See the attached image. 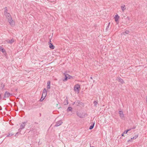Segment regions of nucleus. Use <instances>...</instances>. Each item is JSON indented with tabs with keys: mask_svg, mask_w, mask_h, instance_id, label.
I'll list each match as a JSON object with an SVG mask.
<instances>
[{
	"mask_svg": "<svg viewBox=\"0 0 147 147\" xmlns=\"http://www.w3.org/2000/svg\"><path fill=\"white\" fill-rule=\"evenodd\" d=\"M127 18H128V19H129V17H127Z\"/></svg>",
	"mask_w": 147,
	"mask_h": 147,
	"instance_id": "38",
	"label": "nucleus"
},
{
	"mask_svg": "<svg viewBox=\"0 0 147 147\" xmlns=\"http://www.w3.org/2000/svg\"><path fill=\"white\" fill-rule=\"evenodd\" d=\"M4 15L6 17V18L8 19V20L12 17L10 13H4Z\"/></svg>",
	"mask_w": 147,
	"mask_h": 147,
	"instance_id": "8",
	"label": "nucleus"
},
{
	"mask_svg": "<svg viewBox=\"0 0 147 147\" xmlns=\"http://www.w3.org/2000/svg\"><path fill=\"white\" fill-rule=\"evenodd\" d=\"M51 40H50V42H51ZM49 48L52 49H54L55 48V46L54 45H53V44L52 43H51V42H50L49 43Z\"/></svg>",
	"mask_w": 147,
	"mask_h": 147,
	"instance_id": "12",
	"label": "nucleus"
},
{
	"mask_svg": "<svg viewBox=\"0 0 147 147\" xmlns=\"http://www.w3.org/2000/svg\"><path fill=\"white\" fill-rule=\"evenodd\" d=\"M63 74L65 75V78L63 79V82H65L67 81L68 79V74H67L65 73H63Z\"/></svg>",
	"mask_w": 147,
	"mask_h": 147,
	"instance_id": "7",
	"label": "nucleus"
},
{
	"mask_svg": "<svg viewBox=\"0 0 147 147\" xmlns=\"http://www.w3.org/2000/svg\"><path fill=\"white\" fill-rule=\"evenodd\" d=\"M27 123V122H23L21 125L20 126V127L22 129H23L24 128L25 126V123Z\"/></svg>",
	"mask_w": 147,
	"mask_h": 147,
	"instance_id": "11",
	"label": "nucleus"
},
{
	"mask_svg": "<svg viewBox=\"0 0 147 147\" xmlns=\"http://www.w3.org/2000/svg\"><path fill=\"white\" fill-rule=\"evenodd\" d=\"M110 24V23H109L108 25L107 26V28H109V24Z\"/></svg>",
	"mask_w": 147,
	"mask_h": 147,
	"instance_id": "31",
	"label": "nucleus"
},
{
	"mask_svg": "<svg viewBox=\"0 0 147 147\" xmlns=\"http://www.w3.org/2000/svg\"><path fill=\"white\" fill-rule=\"evenodd\" d=\"M14 135V134L12 133H8L7 135L6 136L7 137H10L12 136L13 135Z\"/></svg>",
	"mask_w": 147,
	"mask_h": 147,
	"instance_id": "17",
	"label": "nucleus"
},
{
	"mask_svg": "<svg viewBox=\"0 0 147 147\" xmlns=\"http://www.w3.org/2000/svg\"><path fill=\"white\" fill-rule=\"evenodd\" d=\"M91 78V79H92V77H91V78Z\"/></svg>",
	"mask_w": 147,
	"mask_h": 147,
	"instance_id": "41",
	"label": "nucleus"
},
{
	"mask_svg": "<svg viewBox=\"0 0 147 147\" xmlns=\"http://www.w3.org/2000/svg\"><path fill=\"white\" fill-rule=\"evenodd\" d=\"M138 137V135H136L134 136L133 137L131 138V140H129L128 141V142H129L130 141H131V140H133V139H136Z\"/></svg>",
	"mask_w": 147,
	"mask_h": 147,
	"instance_id": "15",
	"label": "nucleus"
},
{
	"mask_svg": "<svg viewBox=\"0 0 147 147\" xmlns=\"http://www.w3.org/2000/svg\"><path fill=\"white\" fill-rule=\"evenodd\" d=\"M0 51L3 53L5 52V51L4 49L1 46H0Z\"/></svg>",
	"mask_w": 147,
	"mask_h": 147,
	"instance_id": "18",
	"label": "nucleus"
},
{
	"mask_svg": "<svg viewBox=\"0 0 147 147\" xmlns=\"http://www.w3.org/2000/svg\"><path fill=\"white\" fill-rule=\"evenodd\" d=\"M119 16L118 14H117L115 15V21L117 22L118 21L119 19Z\"/></svg>",
	"mask_w": 147,
	"mask_h": 147,
	"instance_id": "13",
	"label": "nucleus"
},
{
	"mask_svg": "<svg viewBox=\"0 0 147 147\" xmlns=\"http://www.w3.org/2000/svg\"><path fill=\"white\" fill-rule=\"evenodd\" d=\"M40 116H41V113H40Z\"/></svg>",
	"mask_w": 147,
	"mask_h": 147,
	"instance_id": "35",
	"label": "nucleus"
},
{
	"mask_svg": "<svg viewBox=\"0 0 147 147\" xmlns=\"http://www.w3.org/2000/svg\"><path fill=\"white\" fill-rule=\"evenodd\" d=\"M94 106H96L98 104V102L96 101H94L93 102Z\"/></svg>",
	"mask_w": 147,
	"mask_h": 147,
	"instance_id": "24",
	"label": "nucleus"
},
{
	"mask_svg": "<svg viewBox=\"0 0 147 147\" xmlns=\"http://www.w3.org/2000/svg\"><path fill=\"white\" fill-rule=\"evenodd\" d=\"M63 123L62 121L61 120H60L56 123V124L54 125V127H57L61 125Z\"/></svg>",
	"mask_w": 147,
	"mask_h": 147,
	"instance_id": "6",
	"label": "nucleus"
},
{
	"mask_svg": "<svg viewBox=\"0 0 147 147\" xmlns=\"http://www.w3.org/2000/svg\"><path fill=\"white\" fill-rule=\"evenodd\" d=\"M1 109H1H0V110Z\"/></svg>",
	"mask_w": 147,
	"mask_h": 147,
	"instance_id": "40",
	"label": "nucleus"
},
{
	"mask_svg": "<svg viewBox=\"0 0 147 147\" xmlns=\"http://www.w3.org/2000/svg\"><path fill=\"white\" fill-rule=\"evenodd\" d=\"M1 109H1H0V110Z\"/></svg>",
	"mask_w": 147,
	"mask_h": 147,
	"instance_id": "39",
	"label": "nucleus"
},
{
	"mask_svg": "<svg viewBox=\"0 0 147 147\" xmlns=\"http://www.w3.org/2000/svg\"><path fill=\"white\" fill-rule=\"evenodd\" d=\"M75 102H74L73 103V104H74H74H75Z\"/></svg>",
	"mask_w": 147,
	"mask_h": 147,
	"instance_id": "37",
	"label": "nucleus"
},
{
	"mask_svg": "<svg viewBox=\"0 0 147 147\" xmlns=\"http://www.w3.org/2000/svg\"><path fill=\"white\" fill-rule=\"evenodd\" d=\"M68 79H71V78H72V76H70L68 74Z\"/></svg>",
	"mask_w": 147,
	"mask_h": 147,
	"instance_id": "27",
	"label": "nucleus"
},
{
	"mask_svg": "<svg viewBox=\"0 0 147 147\" xmlns=\"http://www.w3.org/2000/svg\"><path fill=\"white\" fill-rule=\"evenodd\" d=\"M22 129V128H21L20 127V128L18 129V131L19 132H20L21 131V130Z\"/></svg>",
	"mask_w": 147,
	"mask_h": 147,
	"instance_id": "29",
	"label": "nucleus"
},
{
	"mask_svg": "<svg viewBox=\"0 0 147 147\" xmlns=\"http://www.w3.org/2000/svg\"><path fill=\"white\" fill-rule=\"evenodd\" d=\"M5 11H4V13H7V7H5L4 8Z\"/></svg>",
	"mask_w": 147,
	"mask_h": 147,
	"instance_id": "25",
	"label": "nucleus"
},
{
	"mask_svg": "<svg viewBox=\"0 0 147 147\" xmlns=\"http://www.w3.org/2000/svg\"><path fill=\"white\" fill-rule=\"evenodd\" d=\"M131 130V129H127V130H125L124 132H123V134H127V132L130 131V130Z\"/></svg>",
	"mask_w": 147,
	"mask_h": 147,
	"instance_id": "22",
	"label": "nucleus"
},
{
	"mask_svg": "<svg viewBox=\"0 0 147 147\" xmlns=\"http://www.w3.org/2000/svg\"><path fill=\"white\" fill-rule=\"evenodd\" d=\"M119 114L120 116L121 119H123L124 117V115L122 111H119Z\"/></svg>",
	"mask_w": 147,
	"mask_h": 147,
	"instance_id": "10",
	"label": "nucleus"
},
{
	"mask_svg": "<svg viewBox=\"0 0 147 147\" xmlns=\"http://www.w3.org/2000/svg\"><path fill=\"white\" fill-rule=\"evenodd\" d=\"M136 128V126H134L132 128H131L130 129H135Z\"/></svg>",
	"mask_w": 147,
	"mask_h": 147,
	"instance_id": "30",
	"label": "nucleus"
},
{
	"mask_svg": "<svg viewBox=\"0 0 147 147\" xmlns=\"http://www.w3.org/2000/svg\"><path fill=\"white\" fill-rule=\"evenodd\" d=\"M8 21L9 23L11 25V26H14V22L13 20L12 17L11 18L9 19H8Z\"/></svg>",
	"mask_w": 147,
	"mask_h": 147,
	"instance_id": "5",
	"label": "nucleus"
},
{
	"mask_svg": "<svg viewBox=\"0 0 147 147\" xmlns=\"http://www.w3.org/2000/svg\"><path fill=\"white\" fill-rule=\"evenodd\" d=\"M121 8L123 11H124L126 9L125 5H124L123 6H121Z\"/></svg>",
	"mask_w": 147,
	"mask_h": 147,
	"instance_id": "19",
	"label": "nucleus"
},
{
	"mask_svg": "<svg viewBox=\"0 0 147 147\" xmlns=\"http://www.w3.org/2000/svg\"><path fill=\"white\" fill-rule=\"evenodd\" d=\"M90 147H94V146H90Z\"/></svg>",
	"mask_w": 147,
	"mask_h": 147,
	"instance_id": "36",
	"label": "nucleus"
},
{
	"mask_svg": "<svg viewBox=\"0 0 147 147\" xmlns=\"http://www.w3.org/2000/svg\"><path fill=\"white\" fill-rule=\"evenodd\" d=\"M47 89H49L50 88V82L49 81L47 82Z\"/></svg>",
	"mask_w": 147,
	"mask_h": 147,
	"instance_id": "14",
	"label": "nucleus"
},
{
	"mask_svg": "<svg viewBox=\"0 0 147 147\" xmlns=\"http://www.w3.org/2000/svg\"><path fill=\"white\" fill-rule=\"evenodd\" d=\"M116 80L119 82H120L122 84H123L124 83V82L123 80L119 77H117Z\"/></svg>",
	"mask_w": 147,
	"mask_h": 147,
	"instance_id": "9",
	"label": "nucleus"
},
{
	"mask_svg": "<svg viewBox=\"0 0 147 147\" xmlns=\"http://www.w3.org/2000/svg\"><path fill=\"white\" fill-rule=\"evenodd\" d=\"M14 42V41L13 39H11L10 40H9L8 41V42L9 43L12 44V43L13 42Z\"/></svg>",
	"mask_w": 147,
	"mask_h": 147,
	"instance_id": "21",
	"label": "nucleus"
},
{
	"mask_svg": "<svg viewBox=\"0 0 147 147\" xmlns=\"http://www.w3.org/2000/svg\"><path fill=\"white\" fill-rule=\"evenodd\" d=\"M68 104V102L67 100L66 101V104Z\"/></svg>",
	"mask_w": 147,
	"mask_h": 147,
	"instance_id": "34",
	"label": "nucleus"
},
{
	"mask_svg": "<svg viewBox=\"0 0 147 147\" xmlns=\"http://www.w3.org/2000/svg\"><path fill=\"white\" fill-rule=\"evenodd\" d=\"M124 134L123 133V134H121V136H124Z\"/></svg>",
	"mask_w": 147,
	"mask_h": 147,
	"instance_id": "33",
	"label": "nucleus"
},
{
	"mask_svg": "<svg viewBox=\"0 0 147 147\" xmlns=\"http://www.w3.org/2000/svg\"><path fill=\"white\" fill-rule=\"evenodd\" d=\"M77 115L80 118H83L86 116L87 115V114L86 113H80L79 112H77Z\"/></svg>",
	"mask_w": 147,
	"mask_h": 147,
	"instance_id": "3",
	"label": "nucleus"
},
{
	"mask_svg": "<svg viewBox=\"0 0 147 147\" xmlns=\"http://www.w3.org/2000/svg\"><path fill=\"white\" fill-rule=\"evenodd\" d=\"M19 134V132H18L17 133H16V134L15 136H16V137H17L18 136V135Z\"/></svg>",
	"mask_w": 147,
	"mask_h": 147,
	"instance_id": "28",
	"label": "nucleus"
},
{
	"mask_svg": "<svg viewBox=\"0 0 147 147\" xmlns=\"http://www.w3.org/2000/svg\"><path fill=\"white\" fill-rule=\"evenodd\" d=\"M47 92L46 89L45 88H44L43 90L41 97L39 100L40 102H42L45 99L47 95Z\"/></svg>",
	"mask_w": 147,
	"mask_h": 147,
	"instance_id": "1",
	"label": "nucleus"
},
{
	"mask_svg": "<svg viewBox=\"0 0 147 147\" xmlns=\"http://www.w3.org/2000/svg\"><path fill=\"white\" fill-rule=\"evenodd\" d=\"M95 123L94 122L92 123V124L89 127V129L90 130L92 129L94 127Z\"/></svg>",
	"mask_w": 147,
	"mask_h": 147,
	"instance_id": "16",
	"label": "nucleus"
},
{
	"mask_svg": "<svg viewBox=\"0 0 147 147\" xmlns=\"http://www.w3.org/2000/svg\"><path fill=\"white\" fill-rule=\"evenodd\" d=\"M80 85L79 84H76L74 87V90L75 92L78 93L79 92Z\"/></svg>",
	"mask_w": 147,
	"mask_h": 147,
	"instance_id": "2",
	"label": "nucleus"
},
{
	"mask_svg": "<svg viewBox=\"0 0 147 147\" xmlns=\"http://www.w3.org/2000/svg\"><path fill=\"white\" fill-rule=\"evenodd\" d=\"M34 123H35V124H38V123H37L36 122H34Z\"/></svg>",
	"mask_w": 147,
	"mask_h": 147,
	"instance_id": "32",
	"label": "nucleus"
},
{
	"mask_svg": "<svg viewBox=\"0 0 147 147\" xmlns=\"http://www.w3.org/2000/svg\"><path fill=\"white\" fill-rule=\"evenodd\" d=\"M72 109V107H69L67 109V111L68 112L69 111H71Z\"/></svg>",
	"mask_w": 147,
	"mask_h": 147,
	"instance_id": "20",
	"label": "nucleus"
},
{
	"mask_svg": "<svg viewBox=\"0 0 147 147\" xmlns=\"http://www.w3.org/2000/svg\"><path fill=\"white\" fill-rule=\"evenodd\" d=\"M129 33V31L128 30H126L125 31V33L127 34H128Z\"/></svg>",
	"mask_w": 147,
	"mask_h": 147,
	"instance_id": "26",
	"label": "nucleus"
},
{
	"mask_svg": "<svg viewBox=\"0 0 147 147\" xmlns=\"http://www.w3.org/2000/svg\"><path fill=\"white\" fill-rule=\"evenodd\" d=\"M12 95V94L10 93L9 92L7 91H6L4 93L3 99L4 100H6L5 98H8L9 96Z\"/></svg>",
	"mask_w": 147,
	"mask_h": 147,
	"instance_id": "4",
	"label": "nucleus"
},
{
	"mask_svg": "<svg viewBox=\"0 0 147 147\" xmlns=\"http://www.w3.org/2000/svg\"><path fill=\"white\" fill-rule=\"evenodd\" d=\"M1 89H3L4 88V85L3 84V83H2V82L1 83Z\"/></svg>",
	"mask_w": 147,
	"mask_h": 147,
	"instance_id": "23",
	"label": "nucleus"
}]
</instances>
